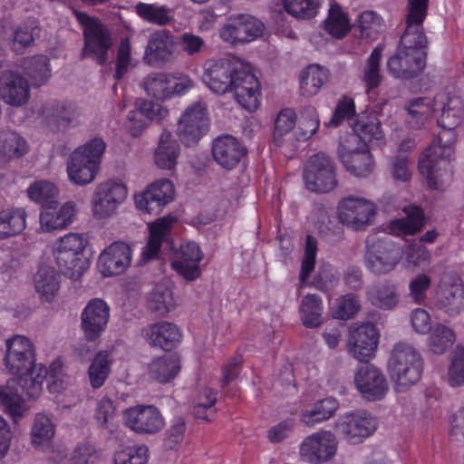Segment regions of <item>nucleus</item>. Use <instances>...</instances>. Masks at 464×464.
I'll list each match as a JSON object with an SVG mask.
<instances>
[{"label":"nucleus","mask_w":464,"mask_h":464,"mask_svg":"<svg viewBox=\"0 0 464 464\" xmlns=\"http://www.w3.org/2000/svg\"><path fill=\"white\" fill-rule=\"evenodd\" d=\"M434 112H439L437 121L443 130L437 139L420 154L419 169L432 189L443 188L452 179L451 157L456 141L455 129L463 120L464 108L459 96L446 92L438 93L433 99Z\"/></svg>","instance_id":"nucleus-1"},{"label":"nucleus","mask_w":464,"mask_h":464,"mask_svg":"<svg viewBox=\"0 0 464 464\" xmlns=\"http://www.w3.org/2000/svg\"><path fill=\"white\" fill-rule=\"evenodd\" d=\"M18 374V377L11 378L5 385H0V408L14 423L25 417L30 410L21 392H24L29 399L38 398L47 371L39 364Z\"/></svg>","instance_id":"nucleus-2"},{"label":"nucleus","mask_w":464,"mask_h":464,"mask_svg":"<svg viewBox=\"0 0 464 464\" xmlns=\"http://www.w3.org/2000/svg\"><path fill=\"white\" fill-rule=\"evenodd\" d=\"M388 371L394 389L405 392L420 378L422 362L420 353L410 343H396L390 354Z\"/></svg>","instance_id":"nucleus-3"},{"label":"nucleus","mask_w":464,"mask_h":464,"mask_svg":"<svg viewBox=\"0 0 464 464\" xmlns=\"http://www.w3.org/2000/svg\"><path fill=\"white\" fill-rule=\"evenodd\" d=\"M105 148V142L100 138H94L77 148L67 164L70 179L78 185L92 182L99 170Z\"/></svg>","instance_id":"nucleus-4"},{"label":"nucleus","mask_w":464,"mask_h":464,"mask_svg":"<svg viewBox=\"0 0 464 464\" xmlns=\"http://www.w3.org/2000/svg\"><path fill=\"white\" fill-rule=\"evenodd\" d=\"M316 254L317 240L313 236L307 235L298 276L300 287L311 286L322 292H329L333 290L338 283L337 273L332 266H321L316 275L310 280L315 266Z\"/></svg>","instance_id":"nucleus-5"},{"label":"nucleus","mask_w":464,"mask_h":464,"mask_svg":"<svg viewBox=\"0 0 464 464\" xmlns=\"http://www.w3.org/2000/svg\"><path fill=\"white\" fill-rule=\"evenodd\" d=\"M402 248L384 238H369L364 261L366 268L375 276L392 272L402 259Z\"/></svg>","instance_id":"nucleus-6"},{"label":"nucleus","mask_w":464,"mask_h":464,"mask_svg":"<svg viewBox=\"0 0 464 464\" xmlns=\"http://www.w3.org/2000/svg\"><path fill=\"white\" fill-rule=\"evenodd\" d=\"M78 21L83 25L84 47L82 57H90L98 64H104L111 48V37L105 26L86 14L77 13Z\"/></svg>","instance_id":"nucleus-7"},{"label":"nucleus","mask_w":464,"mask_h":464,"mask_svg":"<svg viewBox=\"0 0 464 464\" xmlns=\"http://www.w3.org/2000/svg\"><path fill=\"white\" fill-rule=\"evenodd\" d=\"M376 214V205L362 197H345L340 200L337 207L339 221L355 231L366 230L372 225Z\"/></svg>","instance_id":"nucleus-8"},{"label":"nucleus","mask_w":464,"mask_h":464,"mask_svg":"<svg viewBox=\"0 0 464 464\" xmlns=\"http://www.w3.org/2000/svg\"><path fill=\"white\" fill-rule=\"evenodd\" d=\"M264 23L248 14H232L219 30V37L227 44L236 46L261 37L265 32Z\"/></svg>","instance_id":"nucleus-9"},{"label":"nucleus","mask_w":464,"mask_h":464,"mask_svg":"<svg viewBox=\"0 0 464 464\" xmlns=\"http://www.w3.org/2000/svg\"><path fill=\"white\" fill-rule=\"evenodd\" d=\"M356 136H345L338 147V158L345 169L358 178L370 176L374 169V161L367 145L358 146Z\"/></svg>","instance_id":"nucleus-10"},{"label":"nucleus","mask_w":464,"mask_h":464,"mask_svg":"<svg viewBox=\"0 0 464 464\" xmlns=\"http://www.w3.org/2000/svg\"><path fill=\"white\" fill-rule=\"evenodd\" d=\"M434 306L451 318L464 313V283L458 275L450 273L441 277L435 292Z\"/></svg>","instance_id":"nucleus-11"},{"label":"nucleus","mask_w":464,"mask_h":464,"mask_svg":"<svg viewBox=\"0 0 464 464\" xmlns=\"http://www.w3.org/2000/svg\"><path fill=\"white\" fill-rule=\"evenodd\" d=\"M304 181L307 189L317 193H328L337 186L333 160L323 152L310 158L304 169Z\"/></svg>","instance_id":"nucleus-12"},{"label":"nucleus","mask_w":464,"mask_h":464,"mask_svg":"<svg viewBox=\"0 0 464 464\" xmlns=\"http://www.w3.org/2000/svg\"><path fill=\"white\" fill-rule=\"evenodd\" d=\"M207 105L199 101L188 106L181 114L177 134L186 146L196 144L208 130Z\"/></svg>","instance_id":"nucleus-13"},{"label":"nucleus","mask_w":464,"mask_h":464,"mask_svg":"<svg viewBox=\"0 0 464 464\" xmlns=\"http://www.w3.org/2000/svg\"><path fill=\"white\" fill-rule=\"evenodd\" d=\"M240 69V61L235 57H224L205 63L202 80L215 93L225 94L231 90L233 78Z\"/></svg>","instance_id":"nucleus-14"},{"label":"nucleus","mask_w":464,"mask_h":464,"mask_svg":"<svg viewBox=\"0 0 464 464\" xmlns=\"http://www.w3.org/2000/svg\"><path fill=\"white\" fill-rule=\"evenodd\" d=\"M337 441L331 431L320 430L307 436L300 445L301 458L311 464L331 460L336 453Z\"/></svg>","instance_id":"nucleus-15"},{"label":"nucleus","mask_w":464,"mask_h":464,"mask_svg":"<svg viewBox=\"0 0 464 464\" xmlns=\"http://www.w3.org/2000/svg\"><path fill=\"white\" fill-rule=\"evenodd\" d=\"M125 425L138 434H155L164 427V419L153 405H138L123 412Z\"/></svg>","instance_id":"nucleus-16"},{"label":"nucleus","mask_w":464,"mask_h":464,"mask_svg":"<svg viewBox=\"0 0 464 464\" xmlns=\"http://www.w3.org/2000/svg\"><path fill=\"white\" fill-rule=\"evenodd\" d=\"M229 92L238 104L246 111H252L259 106L260 83L254 73L240 62L233 78V85Z\"/></svg>","instance_id":"nucleus-17"},{"label":"nucleus","mask_w":464,"mask_h":464,"mask_svg":"<svg viewBox=\"0 0 464 464\" xmlns=\"http://www.w3.org/2000/svg\"><path fill=\"white\" fill-rule=\"evenodd\" d=\"M376 429V420L364 411L345 413L336 422L337 431L352 443L362 441Z\"/></svg>","instance_id":"nucleus-18"},{"label":"nucleus","mask_w":464,"mask_h":464,"mask_svg":"<svg viewBox=\"0 0 464 464\" xmlns=\"http://www.w3.org/2000/svg\"><path fill=\"white\" fill-rule=\"evenodd\" d=\"M0 99L13 107H21L30 99V84L22 72L0 71Z\"/></svg>","instance_id":"nucleus-19"},{"label":"nucleus","mask_w":464,"mask_h":464,"mask_svg":"<svg viewBox=\"0 0 464 464\" xmlns=\"http://www.w3.org/2000/svg\"><path fill=\"white\" fill-rule=\"evenodd\" d=\"M354 384L362 396L368 401L382 400L389 390L384 374L372 364L361 365L356 370Z\"/></svg>","instance_id":"nucleus-20"},{"label":"nucleus","mask_w":464,"mask_h":464,"mask_svg":"<svg viewBox=\"0 0 464 464\" xmlns=\"http://www.w3.org/2000/svg\"><path fill=\"white\" fill-rule=\"evenodd\" d=\"M109 318V305L102 299H91L81 314V329L85 339L89 342L97 340L104 332Z\"/></svg>","instance_id":"nucleus-21"},{"label":"nucleus","mask_w":464,"mask_h":464,"mask_svg":"<svg viewBox=\"0 0 464 464\" xmlns=\"http://www.w3.org/2000/svg\"><path fill=\"white\" fill-rule=\"evenodd\" d=\"M426 53L423 50L410 51L399 48L387 62L390 73L399 79L417 77L426 65Z\"/></svg>","instance_id":"nucleus-22"},{"label":"nucleus","mask_w":464,"mask_h":464,"mask_svg":"<svg viewBox=\"0 0 464 464\" xmlns=\"http://www.w3.org/2000/svg\"><path fill=\"white\" fill-rule=\"evenodd\" d=\"M379 334L372 324L365 323L352 330L347 342L348 353L360 362L368 361L374 354Z\"/></svg>","instance_id":"nucleus-23"},{"label":"nucleus","mask_w":464,"mask_h":464,"mask_svg":"<svg viewBox=\"0 0 464 464\" xmlns=\"http://www.w3.org/2000/svg\"><path fill=\"white\" fill-rule=\"evenodd\" d=\"M173 198L172 183L168 179H161L152 183L143 193L137 195L135 203L139 209L158 215Z\"/></svg>","instance_id":"nucleus-24"},{"label":"nucleus","mask_w":464,"mask_h":464,"mask_svg":"<svg viewBox=\"0 0 464 464\" xmlns=\"http://www.w3.org/2000/svg\"><path fill=\"white\" fill-rule=\"evenodd\" d=\"M127 196L126 187L120 182L100 184L93 197V213L102 218L111 216Z\"/></svg>","instance_id":"nucleus-25"},{"label":"nucleus","mask_w":464,"mask_h":464,"mask_svg":"<svg viewBox=\"0 0 464 464\" xmlns=\"http://www.w3.org/2000/svg\"><path fill=\"white\" fill-rule=\"evenodd\" d=\"M176 46L175 37L169 31L158 30L150 34L146 46L144 60L153 66L169 62Z\"/></svg>","instance_id":"nucleus-26"},{"label":"nucleus","mask_w":464,"mask_h":464,"mask_svg":"<svg viewBox=\"0 0 464 464\" xmlns=\"http://www.w3.org/2000/svg\"><path fill=\"white\" fill-rule=\"evenodd\" d=\"M131 251L129 245L114 242L100 255L98 266L105 276L120 275L130 264Z\"/></svg>","instance_id":"nucleus-27"},{"label":"nucleus","mask_w":464,"mask_h":464,"mask_svg":"<svg viewBox=\"0 0 464 464\" xmlns=\"http://www.w3.org/2000/svg\"><path fill=\"white\" fill-rule=\"evenodd\" d=\"M80 110L74 104L55 102L46 110L44 124L53 133L65 131L80 124Z\"/></svg>","instance_id":"nucleus-28"},{"label":"nucleus","mask_w":464,"mask_h":464,"mask_svg":"<svg viewBox=\"0 0 464 464\" xmlns=\"http://www.w3.org/2000/svg\"><path fill=\"white\" fill-rule=\"evenodd\" d=\"M202 259V253L195 242L182 244L171 263L172 268L186 280L192 281L200 275L198 263Z\"/></svg>","instance_id":"nucleus-29"},{"label":"nucleus","mask_w":464,"mask_h":464,"mask_svg":"<svg viewBox=\"0 0 464 464\" xmlns=\"http://www.w3.org/2000/svg\"><path fill=\"white\" fill-rule=\"evenodd\" d=\"M245 153L246 149L231 135L219 136L212 144L214 160L225 169L236 167Z\"/></svg>","instance_id":"nucleus-30"},{"label":"nucleus","mask_w":464,"mask_h":464,"mask_svg":"<svg viewBox=\"0 0 464 464\" xmlns=\"http://www.w3.org/2000/svg\"><path fill=\"white\" fill-rule=\"evenodd\" d=\"M146 341L152 346L164 351L172 350L180 341L179 328L169 322H159L143 330Z\"/></svg>","instance_id":"nucleus-31"},{"label":"nucleus","mask_w":464,"mask_h":464,"mask_svg":"<svg viewBox=\"0 0 464 464\" xmlns=\"http://www.w3.org/2000/svg\"><path fill=\"white\" fill-rule=\"evenodd\" d=\"M330 71L317 63L309 64L299 74V93L304 97L316 95L330 80Z\"/></svg>","instance_id":"nucleus-32"},{"label":"nucleus","mask_w":464,"mask_h":464,"mask_svg":"<svg viewBox=\"0 0 464 464\" xmlns=\"http://www.w3.org/2000/svg\"><path fill=\"white\" fill-rule=\"evenodd\" d=\"M29 151L26 140L11 129L0 130V161L18 160Z\"/></svg>","instance_id":"nucleus-33"},{"label":"nucleus","mask_w":464,"mask_h":464,"mask_svg":"<svg viewBox=\"0 0 464 464\" xmlns=\"http://www.w3.org/2000/svg\"><path fill=\"white\" fill-rule=\"evenodd\" d=\"M22 69V73L28 80L30 87L39 88L44 85L52 76L49 59L44 55L24 58Z\"/></svg>","instance_id":"nucleus-34"},{"label":"nucleus","mask_w":464,"mask_h":464,"mask_svg":"<svg viewBox=\"0 0 464 464\" xmlns=\"http://www.w3.org/2000/svg\"><path fill=\"white\" fill-rule=\"evenodd\" d=\"M75 216V208L72 202H66L60 208L53 205L46 210H43L40 222L42 228L46 231L62 229L72 223Z\"/></svg>","instance_id":"nucleus-35"},{"label":"nucleus","mask_w":464,"mask_h":464,"mask_svg":"<svg viewBox=\"0 0 464 464\" xmlns=\"http://www.w3.org/2000/svg\"><path fill=\"white\" fill-rule=\"evenodd\" d=\"M366 297L372 304L383 310H392L399 303L396 285L388 281L369 287Z\"/></svg>","instance_id":"nucleus-36"},{"label":"nucleus","mask_w":464,"mask_h":464,"mask_svg":"<svg viewBox=\"0 0 464 464\" xmlns=\"http://www.w3.org/2000/svg\"><path fill=\"white\" fill-rule=\"evenodd\" d=\"M179 370V358L174 353L160 357L152 361L149 365L150 377L161 383H166L173 380Z\"/></svg>","instance_id":"nucleus-37"},{"label":"nucleus","mask_w":464,"mask_h":464,"mask_svg":"<svg viewBox=\"0 0 464 464\" xmlns=\"http://www.w3.org/2000/svg\"><path fill=\"white\" fill-rule=\"evenodd\" d=\"M179 145L172 139L170 132L163 131L155 151V162L160 169H171L177 163Z\"/></svg>","instance_id":"nucleus-38"},{"label":"nucleus","mask_w":464,"mask_h":464,"mask_svg":"<svg viewBox=\"0 0 464 464\" xmlns=\"http://www.w3.org/2000/svg\"><path fill=\"white\" fill-rule=\"evenodd\" d=\"M339 408L337 400L328 397L317 401L311 410L301 414V422L308 427H314L332 418Z\"/></svg>","instance_id":"nucleus-39"},{"label":"nucleus","mask_w":464,"mask_h":464,"mask_svg":"<svg viewBox=\"0 0 464 464\" xmlns=\"http://www.w3.org/2000/svg\"><path fill=\"white\" fill-rule=\"evenodd\" d=\"M26 213L23 208L0 211V240L20 234L25 228Z\"/></svg>","instance_id":"nucleus-40"},{"label":"nucleus","mask_w":464,"mask_h":464,"mask_svg":"<svg viewBox=\"0 0 464 464\" xmlns=\"http://www.w3.org/2000/svg\"><path fill=\"white\" fill-rule=\"evenodd\" d=\"M172 77L165 72H154L142 80L141 86L146 93L157 101L170 98Z\"/></svg>","instance_id":"nucleus-41"},{"label":"nucleus","mask_w":464,"mask_h":464,"mask_svg":"<svg viewBox=\"0 0 464 464\" xmlns=\"http://www.w3.org/2000/svg\"><path fill=\"white\" fill-rule=\"evenodd\" d=\"M27 193L31 199L42 206L43 210H46L50 207H53V205H59V190L50 181H35L28 188Z\"/></svg>","instance_id":"nucleus-42"},{"label":"nucleus","mask_w":464,"mask_h":464,"mask_svg":"<svg viewBox=\"0 0 464 464\" xmlns=\"http://www.w3.org/2000/svg\"><path fill=\"white\" fill-rule=\"evenodd\" d=\"M406 218L396 219L392 222L391 228L394 232L413 235L419 232L423 225V214L421 209L416 206L404 208Z\"/></svg>","instance_id":"nucleus-43"},{"label":"nucleus","mask_w":464,"mask_h":464,"mask_svg":"<svg viewBox=\"0 0 464 464\" xmlns=\"http://www.w3.org/2000/svg\"><path fill=\"white\" fill-rule=\"evenodd\" d=\"M176 305V300L171 289L166 285H159L150 293L148 306L157 315L164 316Z\"/></svg>","instance_id":"nucleus-44"},{"label":"nucleus","mask_w":464,"mask_h":464,"mask_svg":"<svg viewBox=\"0 0 464 464\" xmlns=\"http://www.w3.org/2000/svg\"><path fill=\"white\" fill-rule=\"evenodd\" d=\"M94 419L98 428L111 436L118 431L119 426L115 420L116 409L111 400L103 398L98 402Z\"/></svg>","instance_id":"nucleus-45"},{"label":"nucleus","mask_w":464,"mask_h":464,"mask_svg":"<svg viewBox=\"0 0 464 464\" xmlns=\"http://www.w3.org/2000/svg\"><path fill=\"white\" fill-rule=\"evenodd\" d=\"M169 232V222L166 219H159L150 227V237L147 245L142 250V256L145 260L154 258Z\"/></svg>","instance_id":"nucleus-46"},{"label":"nucleus","mask_w":464,"mask_h":464,"mask_svg":"<svg viewBox=\"0 0 464 464\" xmlns=\"http://www.w3.org/2000/svg\"><path fill=\"white\" fill-rule=\"evenodd\" d=\"M323 302L319 295H306L300 305L303 324L306 327H317L322 324Z\"/></svg>","instance_id":"nucleus-47"},{"label":"nucleus","mask_w":464,"mask_h":464,"mask_svg":"<svg viewBox=\"0 0 464 464\" xmlns=\"http://www.w3.org/2000/svg\"><path fill=\"white\" fill-rule=\"evenodd\" d=\"M351 29L347 14L343 12L341 5L332 2L329 9V14L324 21V30L331 35L341 38L344 36Z\"/></svg>","instance_id":"nucleus-48"},{"label":"nucleus","mask_w":464,"mask_h":464,"mask_svg":"<svg viewBox=\"0 0 464 464\" xmlns=\"http://www.w3.org/2000/svg\"><path fill=\"white\" fill-rule=\"evenodd\" d=\"M381 28L380 17L374 12L365 11L359 15L353 25V34L363 40H374L380 34Z\"/></svg>","instance_id":"nucleus-49"},{"label":"nucleus","mask_w":464,"mask_h":464,"mask_svg":"<svg viewBox=\"0 0 464 464\" xmlns=\"http://www.w3.org/2000/svg\"><path fill=\"white\" fill-rule=\"evenodd\" d=\"M382 47L376 46L368 57L362 70V81L365 84L367 92L377 88L382 82L381 59Z\"/></svg>","instance_id":"nucleus-50"},{"label":"nucleus","mask_w":464,"mask_h":464,"mask_svg":"<svg viewBox=\"0 0 464 464\" xmlns=\"http://www.w3.org/2000/svg\"><path fill=\"white\" fill-rule=\"evenodd\" d=\"M34 286L44 300L50 301L59 289V282L55 271L49 266L39 268L34 276Z\"/></svg>","instance_id":"nucleus-51"},{"label":"nucleus","mask_w":464,"mask_h":464,"mask_svg":"<svg viewBox=\"0 0 464 464\" xmlns=\"http://www.w3.org/2000/svg\"><path fill=\"white\" fill-rule=\"evenodd\" d=\"M40 35V26L35 19H28L23 24L16 27L14 32L13 49L15 52H23L31 46L34 39Z\"/></svg>","instance_id":"nucleus-52"},{"label":"nucleus","mask_w":464,"mask_h":464,"mask_svg":"<svg viewBox=\"0 0 464 464\" xmlns=\"http://www.w3.org/2000/svg\"><path fill=\"white\" fill-rule=\"evenodd\" d=\"M319 128V119L315 109L306 107L295 121L294 129L297 140H306L312 137Z\"/></svg>","instance_id":"nucleus-53"},{"label":"nucleus","mask_w":464,"mask_h":464,"mask_svg":"<svg viewBox=\"0 0 464 464\" xmlns=\"http://www.w3.org/2000/svg\"><path fill=\"white\" fill-rule=\"evenodd\" d=\"M135 8L137 14L150 24L166 25L172 21V9L165 5L139 3Z\"/></svg>","instance_id":"nucleus-54"},{"label":"nucleus","mask_w":464,"mask_h":464,"mask_svg":"<svg viewBox=\"0 0 464 464\" xmlns=\"http://www.w3.org/2000/svg\"><path fill=\"white\" fill-rule=\"evenodd\" d=\"M353 133L347 136H356L359 139L358 146L362 148V144L367 145L373 140L382 138V130L379 121L372 119H361L353 123Z\"/></svg>","instance_id":"nucleus-55"},{"label":"nucleus","mask_w":464,"mask_h":464,"mask_svg":"<svg viewBox=\"0 0 464 464\" xmlns=\"http://www.w3.org/2000/svg\"><path fill=\"white\" fill-rule=\"evenodd\" d=\"M54 435V426L44 413L35 414L30 431L31 442L38 447L48 442Z\"/></svg>","instance_id":"nucleus-56"},{"label":"nucleus","mask_w":464,"mask_h":464,"mask_svg":"<svg viewBox=\"0 0 464 464\" xmlns=\"http://www.w3.org/2000/svg\"><path fill=\"white\" fill-rule=\"evenodd\" d=\"M447 382L450 387L464 386V346L457 345L450 353L447 371Z\"/></svg>","instance_id":"nucleus-57"},{"label":"nucleus","mask_w":464,"mask_h":464,"mask_svg":"<svg viewBox=\"0 0 464 464\" xmlns=\"http://www.w3.org/2000/svg\"><path fill=\"white\" fill-rule=\"evenodd\" d=\"M408 123L412 128H420L425 120L434 111L433 101L429 98H418L409 102L407 106Z\"/></svg>","instance_id":"nucleus-58"},{"label":"nucleus","mask_w":464,"mask_h":464,"mask_svg":"<svg viewBox=\"0 0 464 464\" xmlns=\"http://www.w3.org/2000/svg\"><path fill=\"white\" fill-rule=\"evenodd\" d=\"M455 342V334L451 328L444 324H436L430 333L429 345L437 354H442Z\"/></svg>","instance_id":"nucleus-59"},{"label":"nucleus","mask_w":464,"mask_h":464,"mask_svg":"<svg viewBox=\"0 0 464 464\" xmlns=\"http://www.w3.org/2000/svg\"><path fill=\"white\" fill-rule=\"evenodd\" d=\"M428 41L424 34L422 24L406 23V29L401 38V48L410 51L423 50Z\"/></svg>","instance_id":"nucleus-60"},{"label":"nucleus","mask_w":464,"mask_h":464,"mask_svg":"<svg viewBox=\"0 0 464 464\" xmlns=\"http://www.w3.org/2000/svg\"><path fill=\"white\" fill-rule=\"evenodd\" d=\"M108 354L99 353L91 362L88 370L90 383L93 389L101 388L110 374Z\"/></svg>","instance_id":"nucleus-61"},{"label":"nucleus","mask_w":464,"mask_h":464,"mask_svg":"<svg viewBox=\"0 0 464 464\" xmlns=\"http://www.w3.org/2000/svg\"><path fill=\"white\" fill-rule=\"evenodd\" d=\"M5 361L6 367L13 374L28 371L36 365L34 353L6 351Z\"/></svg>","instance_id":"nucleus-62"},{"label":"nucleus","mask_w":464,"mask_h":464,"mask_svg":"<svg viewBox=\"0 0 464 464\" xmlns=\"http://www.w3.org/2000/svg\"><path fill=\"white\" fill-rule=\"evenodd\" d=\"M361 309V302L358 296L347 294L340 296L335 301L334 317L340 320L353 318Z\"/></svg>","instance_id":"nucleus-63"},{"label":"nucleus","mask_w":464,"mask_h":464,"mask_svg":"<svg viewBox=\"0 0 464 464\" xmlns=\"http://www.w3.org/2000/svg\"><path fill=\"white\" fill-rule=\"evenodd\" d=\"M430 285L431 279L429 276L424 274L418 275L409 284V296L415 304H423L427 299V291Z\"/></svg>","instance_id":"nucleus-64"}]
</instances>
